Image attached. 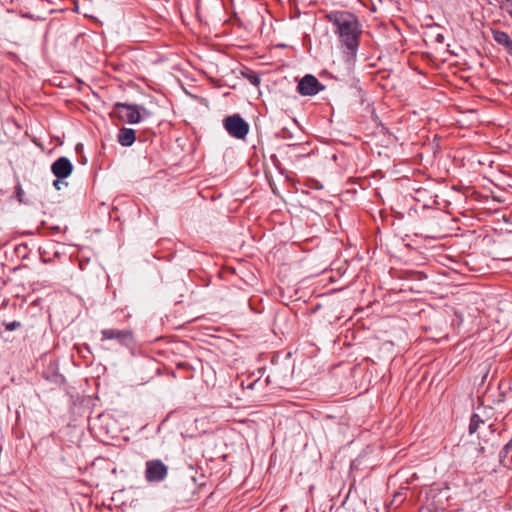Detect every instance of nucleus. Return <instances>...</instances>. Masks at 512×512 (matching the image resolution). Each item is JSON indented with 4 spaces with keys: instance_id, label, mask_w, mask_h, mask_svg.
<instances>
[{
    "instance_id": "obj_1",
    "label": "nucleus",
    "mask_w": 512,
    "mask_h": 512,
    "mask_svg": "<svg viewBox=\"0 0 512 512\" xmlns=\"http://www.w3.org/2000/svg\"><path fill=\"white\" fill-rule=\"evenodd\" d=\"M326 17L338 36L340 47L345 54V61H356L362 35L361 24L356 15L348 11H334Z\"/></svg>"
},
{
    "instance_id": "obj_2",
    "label": "nucleus",
    "mask_w": 512,
    "mask_h": 512,
    "mask_svg": "<svg viewBox=\"0 0 512 512\" xmlns=\"http://www.w3.org/2000/svg\"><path fill=\"white\" fill-rule=\"evenodd\" d=\"M141 112H146V109L141 105L116 102L113 105L111 116L129 124H137L142 120Z\"/></svg>"
},
{
    "instance_id": "obj_3",
    "label": "nucleus",
    "mask_w": 512,
    "mask_h": 512,
    "mask_svg": "<svg viewBox=\"0 0 512 512\" xmlns=\"http://www.w3.org/2000/svg\"><path fill=\"white\" fill-rule=\"evenodd\" d=\"M101 341L115 340L120 346L132 348L135 344L134 333L130 329L106 328L101 330Z\"/></svg>"
},
{
    "instance_id": "obj_4",
    "label": "nucleus",
    "mask_w": 512,
    "mask_h": 512,
    "mask_svg": "<svg viewBox=\"0 0 512 512\" xmlns=\"http://www.w3.org/2000/svg\"><path fill=\"white\" fill-rule=\"evenodd\" d=\"M168 470V466L162 460H148L145 463V479L148 483H160L167 478Z\"/></svg>"
},
{
    "instance_id": "obj_5",
    "label": "nucleus",
    "mask_w": 512,
    "mask_h": 512,
    "mask_svg": "<svg viewBox=\"0 0 512 512\" xmlns=\"http://www.w3.org/2000/svg\"><path fill=\"white\" fill-rule=\"evenodd\" d=\"M224 128L230 136L237 139H244L249 132V124L239 114L226 117Z\"/></svg>"
},
{
    "instance_id": "obj_6",
    "label": "nucleus",
    "mask_w": 512,
    "mask_h": 512,
    "mask_svg": "<svg viewBox=\"0 0 512 512\" xmlns=\"http://www.w3.org/2000/svg\"><path fill=\"white\" fill-rule=\"evenodd\" d=\"M324 89L325 86L312 74H306L297 84V92L301 96H315Z\"/></svg>"
},
{
    "instance_id": "obj_7",
    "label": "nucleus",
    "mask_w": 512,
    "mask_h": 512,
    "mask_svg": "<svg viewBox=\"0 0 512 512\" xmlns=\"http://www.w3.org/2000/svg\"><path fill=\"white\" fill-rule=\"evenodd\" d=\"M493 426V423H488V419H484L478 412H476L470 417L469 434L472 435L479 431L478 438L485 440L488 433L493 434L495 432Z\"/></svg>"
},
{
    "instance_id": "obj_8",
    "label": "nucleus",
    "mask_w": 512,
    "mask_h": 512,
    "mask_svg": "<svg viewBox=\"0 0 512 512\" xmlns=\"http://www.w3.org/2000/svg\"><path fill=\"white\" fill-rule=\"evenodd\" d=\"M72 171L73 164L67 157H60L51 165V172L58 179H66Z\"/></svg>"
},
{
    "instance_id": "obj_9",
    "label": "nucleus",
    "mask_w": 512,
    "mask_h": 512,
    "mask_svg": "<svg viewBox=\"0 0 512 512\" xmlns=\"http://www.w3.org/2000/svg\"><path fill=\"white\" fill-rule=\"evenodd\" d=\"M492 37L498 45L502 46L512 56V39L506 32L492 30Z\"/></svg>"
},
{
    "instance_id": "obj_10",
    "label": "nucleus",
    "mask_w": 512,
    "mask_h": 512,
    "mask_svg": "<svg viewBox=\"0 0 512 512\" xmlns=\"http://www.w3.org/2000/svg\"><path fill=\"white\" fill-rule=\"evenodd\" d=\"M117 140L121 146L129 147L136 140V132L132 128L123 127L118 132Z\"/></svg>"
},
{
    "instance_id": "obj_11",
    "label": "nucleus",
    "mask_w": 512,
    "mask_h": 512,
    "mask_svg": "<svg viewBox=\"0 0 512 512\" xmlns=\"http://www.w3.org/2000/svg\"><path fill=\"white\" fill-rule=\"evenodd\" d=\"M499 459L504 466L510 467L512 465V439L500 451Z\"/></svg>"
},
{
    "instance_id": "obj_12",
    "label": "nucleus",
    "mask_w": 512,
    "mask_h": 512,
    "mask_svg": "<svg viewBox=\"0 0 512 512\" xmlns=\"http://www.w3.org/2000/svg\"><path fill=\"white\" fill-rule=\"evenodd\" d=\"M239 73L254 86H259L260 77L255 71L249 69L246 66H243L242 69H239Z\"/></svg>"
},
{
    "instance_id": "obj_13",
    "label": "nucleus",
    "mask_w": 512,
    "mask_h": 512,
    "mask_svg": "<svg viewBox=\"0 0 512 512\" xmlns=\"http://www.w3.org/2000/svg\"><path fill=\"white\" fill-rule=\"evenodd\" d=\"M442 498L448 500V495L444 493L443 491H440L437 495H435L429 504V510L433 512H446L445 508L442 506H439L438 503L441 502Z\"/></svg>"
},
{
    "instance_id": "obj_14",
    "label": "nucleus",
    "mask_w": 512,
    "mask_h": 512,
    "mask_svg": "<svg viewBox=\"0 0 512 512\" xmlns=\"http://www.w3.org/2000/svg\"><path fill=\"white\" fill-rule=\"evenodd\" d=\"M3 325L7 331H14V330L20 328L22 324L19 321H12V322H4Z\"/></svg>"
},
{
    "instance_id": "obj_15",
    "label": "nucleus",
    "mask_w": 512,
    "mask_h": 512,
    "mask_svg": "<svg viewBox=\"0 0 512 512\" xmlns=\"http://www.w3.org/2000/svg\"><path fill=\"white\" fill-rule=\"evenodd\" d=\"M15 195H16V198L17 200L20 202V203H25L23 197H24V191L22 189V186L21 184L18 182L17 185L15 186Z\"/></svg>"
},
{
    "instance_id": "obj_16",
    "label": "nucleus",
    "mask_w": 512,
    "mask_h": 512,
    "mask_svg": "<svg viewBox=\"0 0 512 512\" xmlns=\"http://www.w3.org/2000/svg\"><path fill=\"white\" fill-rule=\"evenodd\" d=\"M502 9H504L509 15L512 14V0H505V3L502 5Z\"/></svg>"
},
{
    "instance_id": "obj_17",
    "label": "nucleus",
    "mask_w": 512,
    "mask_h": 512,
    "mask_svg": "<svg viewBox=\"0 0 512 512\" xmlns=\"http://www.w3.org/2000/svg\"><path fill=\"white\" fill-rule=\"evenodd\" d=\"M62 180H63V179H58V178H57L56 180H54V182H53V186L55 187V189H57V190H61V188H62V186H63V185H65V186H67V185H68V183H67V182H63Z\"/></svg>"
},
{
    "instance_id": "obj_18",
    "label": "nucleus",
    "mask_w": 512,
    "mask_h": 512,
    "mask_svg": "<svg viewBox=\"0 0 512 512\" xmlns=\"http://www.w3.org/2000/svg\"><path fill=\"white\" fill-rule=\"evenodd\" d=\"M259 382H260V379H256V380H254L253 382L249 383V384L247 385V388H248V389H254V388H255V386H256Z\"/></svg>"
},
{
    "instance_id": "obj_19",
    "label": "nucleus",
    "mask_w": 512,
    "mask_h": 512,
    "mask_svg": "<svg viewBox=\"0 0 512 512\" xmlns=\"http://www.w3.org/2000/svg\"><path fill=\"white\" fill-rule=\"evenodd\" d=\"M410 68H411L413 71H417V66L410 65Z\"/></svg>"
},
{
    "instance_id": "obj_20",
    "label": "nucleus",
    "mask_w": 512,
    "mask_h": 512,
    "mask_svg": "<svg viewBox=\"0 0 512 512\" xmlns=\"http://www.w3.org/2000/svg\"><path fill=\"white\" fill-rule=\"evenodd\" d=\"M442 39H443V36H442V35H438V36H437V40H438V41H441Z\"/></svg>"
},
{
    "instance_id": "obj_21",
    "label": "nucleus",
    "mask_w": 512,
    "mask_h": 512,
    "mask_svg": "<svg viewBox=\"0 0 512 512\" xmlns=\"http://www.w3.org/2000/svg\"><path fill=\"white\" fill-rule=\"evenodd\" d=\"M479 450L483 453L484 452V447H480Z\"/></svg>"
},
{
    "instance_id": "obj_22",
    "label": "nucleus",
    "mask_w": 512,
    "mask_h": 512,
    "mask_svg": "<svg viewBox=\"0 0 512 512\" xmlns=\"http://www.w3.org/2000/svg\"><path fill=\"white\" fill-rule=\"evenodd\" d=\"M510 16H511V18H512V14H511Z\"/></svg>"
},
{
    "instance_id": "obj_23",
    "label": "nucleus",
    "mask_w": 512,
    "mask_h": 512,
    "mask_svg": "<svg viewBox=\"0 0 512 512\" xmlns=\"http://www.w3.org/2000/svg\"><path fill=\"white\" fill-rule=\"evenodd\" d=\"M419 512H422L421 510Z\"/></svg>"
}]
</instances>
